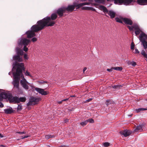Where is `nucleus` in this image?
<instances>
[{
	"label": "nucleus",
	"mask_w": 147,
	"mask_h": 147,
	"mask_svg": "<svg viewBox=\"0 0 147 147\" xmlns=\"http://www.w3.org/2000/svg\"><path fill=\"white\" fill-rule=\"evenodd\" d=\"M57 17V15L56 13H53L51 17L47 16L42 20L38 21L37 24L33 25L31 28V30L28 31L26 32L27 37L29 38H32L35 36V32L43 29L45 26H53L55 23L54 21Z\"/></svg>",
	"instance_id": "nucleus-1"
},
{
	"label": "nucleus",
	"mask_w": 147,
	"mask_h": 147,
	"mask_svg": "<svg viewBox=\"0 0 147 147\" xmlns=\"http://www.w3.org/2000/svg\"><path fill=\"white\" fill-rule=\"evenodd\" d=\"M15 66L17 68L15 72H13V84L14 87L19 88L20 76L22 74V70H24V64L23 63H16Z\"/></svg>",
	"instance_id": "nucleus-2"
},
{
	"label": "nucleus",
	"mask_w": 147,
	"mask_h": 147,
	"mask_svg": "<svg viewBox=\"0 0 147 147\" xmlns=\"http://www.w3.org/2000/svg\"><path fill=\"white\" fill-rule=\"evenodd\" d=\"M0 96L1 98L8 99L11 102L18 103V97L17 96L13 97L11 94L9 92H2L0 94Z\"/></svg>",
	"instance_id": "nucleus-3"
},
{
	"label": "nucleus",
	"mask_w": 147,
	"mask_h": 147,
	"mask_svg": "<svg viewBox=\"0 0 147 147\" xmlns=\"http://www.w3.org/2000/svg\"><path fill=\"white\" fill-rule=\"evenodd\" d=\"M16 50L17 55H15L13 57V59L16 61L22 62L23 61V59L22 57H21L20 55H22L23 54V51L20 50L19 48L17 47L16 49Z\"/></svg>",
	"instance_id": "nucleus-4"
},
{
	"label": "nucleus",
	"mask_w": 147,
	"mask_h": 147,
	"mask_svg": "<svg viewBox=\"0 0 147 147\" xmlns=\"http://www.w3.org/2000/svg\"><path fill=\"white\" fill-rule=\"evenodd\" d=\"M41 100V98L39 97H30L29 99V101L27 103V106L34 105L37 104Z\"/></svg>",
	"instance_id": "nucleus-5"
},
{
	"label": "nucleus",
	"mask_w": 147,
	"mask_h": 147,
	"mask_svg": "<svg viewBox=\"0 0 147 147\" xmlns=\"http://www.w3.org/2000/svg\"><path fill=\"white\" fill-rule=\"evenodd\" d=\"M100 8L103 11L105 14L107 13L110 16L111 18H114L116 15L115 12L112 10H108L107 8L105 6L101 5L100 6Z\"/></svg>",
	"instance_id": "nucleus-6"
},
{
	"label": "nucleus",
	"mask_w": 147,
	"mask_h": 147,
	"mask_svg": "<svg viewBox=\"0 0 147 147\" xmlns=\"http://www.w3.org/2000/svg\"><path fill=\"white\" fill-rule=\"evenodd\" d=\"M22 80L20 81V82L22 86L25 89L28 90L29 88L28 85L30 86V84L28 83L24 78L23 75H21Z\"/></svg>",
	"instance_id": "nucleus-7"
},
{
	"label": "nucleus",
	"mask_w": 147,
	"mask_h": 147,
	"mask_svg": "<svg viewBox=\"0 0 147 147\" xmlns=\"http://www.w3.org/2000/svg\"><path fill=\"white\" fill-rule=\"evenodd\" d=\"M134 0H114L115 3L121 4H123L125 5H131Z\"/></svg>",
	"instance_id": "nucleus-8"
},
{
	"label": "nucleus",
	"mask_w": 147,
	"mask_h": 147,
	"mask_svg": "<svg viewBox=\"0 0 147 147\" xmlns=\"http://www.w3.org/2000/svg\"><path fill=\"white\" fill-rule=\"evenodd\" d=\"M30 40L26 38L21 39L18 44L19 46L24 45V46L28 45L30 42Z\"/></svg>",
	"instance_id": "nucleus-9"
},
{
	"label": "nucleus",
	"mask_w": 147,
	"mask_h": 147,
	"mask_svg": "<svg viewBox=\"0 0 147 147\" xmlns=\"http://www.w3.org/2000/svg\"><path fill=\"white\" fill-rule=\"evenodd\" d=\"M35 90L42 95H46L49 93L48 91H45L44 89L37 87H34Z\"/></svg>",
	"instance_id": "nucleus-10"
},
{
	"label": "nucleus",
	"mask_w": 147,
	"mask_h": 147,
	"mask_svg": "<svg viewBox=\"0 0 147 147\" xmlns=\"http://www.w3.org/2000/svg\"><path fill=\"white\" fill-rule=\"evenodd\" d=\"M65 7H63L58 9L56 13L60 17L63 16V14L66 12Z\"/></svg>",
	"instance_id": "nucleus-11"
},
{
	"label": "nucleus",
	"mask_w": 147,
	"mask_h": 147,
	"mask_svg": "<svg viewBox=\"0 0 147 147\" xmlns=\"http://www.w3.org/2000/svg\"><path fill=\"white\" fill-rule=\"evenodd\" d=\"M120 134L125 137L128 136L131 134V131L127 130H125L124 131H120Z\"/></svg>",
	"instance_id": "nucleus-12"
},
{
	"label": "nucleus",
	"mask_w": 147,
	"mask_h": 147,
	"mask_svg": "<svg viewBox=\"0 0 147 147\" xmlns=\"http://www.w3.org/2000/svg\"><path fill=\"white\" fill-rule=\"evenodd\" d=\"M139 39L140 41L145 40L146 39L147 36L144 33H141L139 36Z\"/></svg>",
	"instance_id": "nucleus-13"
},
{
	"label": "nucleus",
	"mask_w": 147,
	"mask_h": 147,
	"mask_svg": "<svg viewBox=\"0 0 147 147\" xmlns=\"http://www.w3.org/2000/svg\"><path fill=\"white\" fill-rule=\"evenodd\" d=\"M123 21L125 23L127 24L131 25L133 23L132 21L128 18H123Z\"/></svg>",
	"instance_id": "nucleus-14"
},
{
	"label": "nucleus",
	"mask_w": 147,
	"mask_h": 147,
	"mask_svg": "<svg viewBox=\"0 0 147 147\" xmlns=\"http://www.w3.org/2000/svg\"><path fill=\"white\" fill-rule=\"evenodd\" d=\"M65 7L66 11H71L74 9L75 6L73 5H69L67 7Z\"/></svg>",
	"instance_id": "nucleus-15"
},
{
	"label": "nucleus",
	"mask_w": 147,
	"mask_h": 147,
	"mask_svg": "<svg viewBox=\"0 0 147 147\" xmlns=\"http://www.w3.org/2000/svg\"><path fill=\"white\" fill-rule=\"evenodd\" d=\"M136 2L141 5H146L147 4V0H137Z\"/></svg>",
	"instance_id": "nucleus-16"
},
{
	"label": "nucleus",
	"mask_w": 147,
	"mask_h": 147,
	"mask_svg": "<svg viewBox=\"0 0 147 147\" xmlns=\"http://www.w3.org/2000/svg\"><path fill=\"white\" fill-rule=\"evenodd\" d=\"M136 2L141 5H146L147 4V0H137Z\"/></svg>",
	"instance_id": "nucleus-17"
},
{
	"label": "nucleus",
	"mask_w": 147,
	"mask_h": 147,
	"mask_svg": "<svg viewBox=\"0 0 147 147\" xmlns=\"http://www.w3.org/2000/svg\"><path fill=\"white\" fill-rule=\"evenodd\" d=\"M143 126V125L142 124L139 125L137 126L136 128L135 129V131H143L142 128Z\"/></svg>",
	"instance_id": "nucleus-18"
},
{
	"label": "nucleus",
	"mask_w": 147,
	"mask_h": 147,
	"mask_svg": "<svg viewBox=\"0 0 147 147\" xmlns=\"http://www.w3.org/2000/svg\"><path fill=\"white\" fill-rule=\"evenodd\" d=\"M4 111L5 113L7 114H11L13 113V111L11 108L4 109Z\"/></svg>",
	"instance_id": "nucleus-19"
},
{
	"label": "nucleus",
	"mask_w": 147,
	"mask_h": 147,
	"mask_svg": "<svg viewBox=\"0 0 147 147\" xmlns=\"http://www.w3.org/2000/svg\"><path fill=\"white\" fill-rule=\"evenodd\" d=\"M91 4V3L90 2H84L79 4L76 6V7H80L83 5H90Z\"/></svg>",
	"instance_id": "nucleus-20"
},
{
	"label": "nucleus",
	"mask_w": 147,
	"mask_h": 147,
	"mask_svg": "<svg viewBox=\"0 0 147 147\" xmlns=\"http://www.w3.org/2000/svg\"><path fill=\"white\" fill-rule=\"evenodd\" d=\"M26 98L24 97H20V98L18 97V103H19L20 102H24L26 101Z\"/></svg>",
	"instance_id": "nucleus-21"
},
{
	"label": "nucleus",
	"mask_w": 147,
	"mask_h": 147,
	"mask_svg": "<svg viewBox=\"0 0 147 147\" xmlns=\"http://www.w3.org/2000/svg\"><path fill=\"white\" fill-rule=\"evenodd\" d=\"M147 110L146 108H139L138 109H135V111L137 113H138L141 111H143L144 110Z\"/></svg>",
	"instance_id": "nucleus-22"
},
{
	"label": "nucleus",
	"mask_w": 147,
	"mask_h": 147,
	"mask_svg": "<svg viewBox=\"0 0 147 147\" xmlns=\"http://www.w3.org/2000/svg\"><path fill=\"white\" fill-rule=\"evenodd\" d=\"M123 18H115V20L117 22L120 23H123Z\"/></svg>",
	"instance_id": "nucleus-23"
},
{
	"label": "nucleus",
	"mask_w": 147,
	"mask_h": 147,
	"mask_svg": "<svg viewBox=\"0 0 147 147\" xmlns=\"http://www.w3.org/2000/svg\"><path fill=\"white\" fill-rule=\"evenodd\" d=\"M144 49H146L147 48V42L146 40L141 41Z\"/></svg>",
	"instance_id": "nucleus-24"
},
{
	"label": "nucleus",
	"mask_w": 147,
	"mask_h": 147,
	"mask_svg": "<svg viewBox=\"0 0 147 147\" xmlns=\"http://www.w3.org/2000/svg\"><path fill=\"white\" fill-rule=\"evenodd\" d=\"M141 53L144 57L146 58V60L147 61V54L146 53L145 51L144 50H142L141 52Z\"/></svg>",
	"instance_id": "nucleus-25"
},
{
	"label": "nucleus",
	"mask_w": 147,
	"mask_h": 147,
	"mask_svg": "<svg viewBox=\"0 0 147 147\" xmlns=\"http://www.w3.org/2000/svg\"><path fill=\"white\" fill-rule=\"evenodd\" d=\"M113 69L114 70L119 71H121L122 69V68L121 67H113Z\"/></svg>",
	"instance_id": "nucleus-26"
},
{
	"label": "nucleus",
	"mask_w": 147,
	"mask_h": 147,
	"mask_svg": "<svg viewBox=\"0 0 147 147\" xmlns=\"http://www.w3.org/2000/svg\"><path fill=\"white\" fill-rule=\"evenodd\" d=\"M55 137V136L54 135H48L46 136L45 138L47 139H48L51 138H53Z\"/></svg>",
	"instance_id": "nucleus-27"
},
{
	"label": "nucleus",
	"mask_w": 147,
	"mask_h": 147,
	"mask_svg": "<svg viewBox=\"0 0 147 147\" xmlns=\"http://www.w3.org/2000/svg\"><path fill=\"white\" fill-rule=\"evenodd\" d=\"M88 121L86 120L85 121L82 122L80 123V124L82 126H84L87 123H88Z\"/></svg>",
	"instance_id": "nucleus-28"
},
{
	"label": "nucleus",
	"mask_w": 147,
	"mask_h": 147,
	"mask_svg": "<svg viewBox=\"0 0 147 147\" xmlns=\"http://www.w3.org/2000/svg\"><path fill=\"white\" fill-rule=\"evenodd\" d=\"M39 84H42L44 83H47V82L43 80L38 81L37 82Z\"/></svg>",
	"instance_id": "nucleus-29"
},
{
	"label": "nucleus",
	"mask_w": 147,
	"mask_h": 147,
	"mask_svg": "<svg viewBox=\"0 0 147 147\" xmlns=\"http://www.w3.org/2000/svg\"><path fill=\"white\" fill-rule=\"evenodd\" d=\"M141 31V30L140 29L135 30V33L136 34V35L137 36L140 33Z\"/></svg>",
	"instance_id": "nucleus-30"
},
{
	"label": "nucleus",
	"mask_w": 147,
	"mask_h": 147,
	"mask_svg": "<svg viewBox=\"0 0 147 147\" xmlns=\"http://www.w3.org/2000/svg\"><path fill=\"white\" fill-rule=\"evenodd\" d=\"M25 75L26 76H29L30 77L32 78V76L30 74V73L28 71H26L25 73Z\"/></svg>",
	"instance_id": "nucleus-31"
},
{
	"label": "nucleus",
	"mask_w": 147,
	"mask_h": 147,
	"mask_svg": "<svg viewBox=\"0 0 147 147\" xmlns=\"http://www.w3.org/2000/svg\"><path fill=\"white\" fill-rule=\"evenodd\" d=\"M111 101L110 100H106L105 103L107 106L108 105L111 104Z\"/></svg>",
	"instance_id": "nucleus-32"
},
{
	"label": "nucleus",
	"mask_w": 147,
	"mask_h": 147,
	"mask_svg": "<svg viewBox=\"0 0 147 147\" xmlns=\"http://www.w3.org/2000/svg\"><path fill=\"white\" fill-rule=\"evenodd\" d=\"M133 26L134 29L135 30L140 29L139 26L137 25H133Z\"/></svg>",
	"instance_id": "nucleus-33"
},
{
	"label": "nucleus",
	"mask_w": 147,
	"mask_h": 147,
	"mask_svg": "<svg viewBox=\"0 0 147 147\" xmlns=\"http://www.w3.org/2000/svg\"><path fill=\"white\" fill-rule=\"evenodd\" d=\"M83 9H85L86 10H90L92 9V8L91 7H84L82 8Z\"/></svg>",
	"instance_id": "nucleus-34"
},
{
	"label": "nucleus",
	"mask_w": 147,
	"mask_h": 147,
	"mask_svg": "<svg viewBox=\"0 0 147 147\" xmlns=\"http://www.w3.org/2000/svg\"><path fill=\"white\" fill-rule=\"evenodd\" d=\"M86 120L88 121V123L90 122L91 123H94V121L92 119H88Z\"/></svg>",
	"instance_id": "nucleus-35"
},
{
	"label": "nucleus",
	"mask_w": 147,
	"mask_h": 147,
	"mask_svg": "<svg viewBox=\"0 0 147 147\" xmlns=\"http://www.w3.org/2000/svg\"><path fill=\"white\" fill-rule=\"evenodd\" d=\"M109 145L110 144L108 142H105L103 144V145L105 147H108Z\"/></svg>",
	"instance_id": "nucleus-36"
},
{
	"label": "nucleus",
	"mask_w": 147,
	"mask_h": 147,
	"mask_svg": "<svg viewBox=\"0 0 147 147\" xmlns=\"http://www.w3.org/2000/svg\"><path fill=\"white\" fill-rule=\"evenodd\" d=\"M22 109V106L21 105H19L17 107V110L18 111L21 110Z\"/></svg>",
	"instance_id": "nucleus-37"
},
{
	"label": "nucleus",
	"mask_w": 147,
	"mask_h": 147,
	"mask_svg": "<svg viewBox=\"0 0 147 147\" xmlns=\"http://www.w3.org/2000/svg\"><path fill=\"white\" fill-rule=\"evenodd\" d=\"M24 58L25 59L28 60V55L26 54H25L24 55Z\"/></svg>",
	"instance_id": "nucleus-38"
},
{
	"label": "nucleus",
	"mask_w": 147,
	"mask_h": 147,
	"mask_svg": "<svg viewBox=\"0 0 147 147\" xmlns=\"http://www.w3.org/2000/svg\"><path fill=\"white\" fill-rule=\"evenodd\" d=\"M134 45L133 42H132L131 45V49H134Z\"/></svg>",
	"instance_id": "nucleus-39"
},
{
	"label": "nucleus",
	"mask_w": 147,
	"mask_h": 147,
	"mask_svg": "<svg viewBox=\"0 0 147 147\" xmlns=\"http://www.w3.org/2000/svg\"><path fill=\"white\" fill-rule=\"evenodd\" d=\"M127 27L128 28L129 30L131 31L133 29H134L133 25L131 26H128Z\"/></svg>",
	"instance_id": "nucleus-40"
},
{
	"label": "nucleus",
	"mask_w": 147,
	"mask_h": 147,
	"mask_svg": "<svg viewBox=\"0 0 147 147\" xmlns=\"http://www.w3.org/2000/svg\"><path fill=\"white\" fill-rule=\"evenodd\" d=\"M28 49L26 47V46H24V50L25 52H27L28 51Z\"/></svg>",
	"instance_id": "nucleus-41"
},
{
	"label": "nucleus",
	"mask_w": 147,
	"mask_h": 147,
	"mask_svg": "<svg viewBox=\"0 0 147 147\" xmlns=\"http://www.w3.org/2000/svg\"><path fill=\"white\" fill-rule=\"evenodd\" d=\"M37 40V39L35 37H33L32 39V40L33 42L36 41Z\"/></svg>",
	"instance_id": "nucleus-42"
},
{
	"label": "nucleus",
	"mask_w": 147,
	"mask_h": 147,
	"mask_svg": "<svg viewBox=\"0 0 147 147\" xmlns=\"http://www.w3.org/2000/svg\"><path fill=\"white\" fill-rule=\"evenodd\" d=\"M29 137V136H22L21 137V139H24L25 138H26Z\"/></svg>",
	"instance_id": "nucleus-43"
},
{
	"label": "nucleus",
	"mask_w": 147,
	"mask_h": 147,
	"mask_svg": "<svg viewBox=\"0 0 147 147\" xmlns=\"http://www.w3.org/2000/svg\"><path fill=\"white\" fill-rule=\"evenodd\" d=\"M113 69V67L111 69H107V71L109 72H111L112 71V70Z\"/></svg>",
	"instance_id": "nucleus-44"
},
{
	"label": "nucleus",
	"mask_w": 147,
	"mask_h": 147,
	"mask_svg": "<svg viewBox=\"0 0 147 147\" xmlns=\"http://www.w3.org/2000/svg\"><path fill=\"white\" fill-rule=\"evenodd\" d=\"M17 133L21 134H25V133L24 131H22V132L19 131V132H17Z\"/></svg>",
	"instance_id": "nucleus-45"
},
{
	"label": "nucleus",
	"mask_w": 147,
	"mask_h": 147,
	"mask_svg": "<svg viewBox=\"0 0 147 147\" xmlns=\"http://www.w3.org/2000/svg\"><path fill=\"white\" fill-rule=\"evenodd\" d=\"M119 87V86L118 85H115L112 86V87L113 88H117L118 87Z\"/></svg>",
	"instance_id": "nucleus-46"
},
{
	"label": "nucleus",
	"mask_w": 147,
	"mask_h": 147,
	"mask_svg": "<svg viewBox=\"0 0 147 147\" xmlns=\"http://www.w3.org/2000/svg\"><path fill=\"white\" fill-rule=\"evenodd\" d=\"M135 53H140V52L138 51V50L137 49H135Z\"/></svg>",
	"instance_id": "nucleus-47"
},
{
	"label": "nucleus",
	"mask_w": 147,
	"mask_h": 147,
	"mask_svg": "<svg viewBox=\"0 0 147 147\" xmlns=\"http://www.w3.org/2000/svg\"><path fill=\"white\" fill-rule=\"evenodd\" d=\"M3 106H4L2 102H0V107L2 108L3 107Z\"/></svg>",
	"instance_id": "nucleus-48"
},
{
	"label": "nucleus",
	"mask_w": 147,
	"mask_h": 147,
	"mask_svg": "<svg viewBox=\"0 0 147 147\" xmlns=\"http://www.w3.org/2000/svg\"><path fill=\"white\" fill-rule=\"evenodd\" d=\"M92 100V98H89V99H88L87 100H86V102H88Z\"/></svg>",
	"instance_id": "nucleus-49"
},
{
	"label": "nucleus",
	"mask_w": 147,
	"mask_h": 147,
	"mask_svg": "<svg viewBox=\"0 0 147 147\" xmlns=\"http://www.w3.org/2000/svg\"><path fill=\"white\" fill-rule=\"evenodd\" d=\"M136 63L135 62H133L132 64V65L133 66H135L136 65Z\"/></svg>",
	"instance_id": "nucleus-50"
},
{
	"label": "nucleus",
	"mask_w": 147,
	"mask_h": 147,
	"mask_svg": "<svg viewBox=\"0 0 147 147\" xmlns=\"http://www.w3.org/2000/svg\"><path fill=\"white\" fill-rule=\"evenodd\" d=\"M87 69V68L86 67H85L83 69V71L84 73L85 71Z\"/></svg>",
	"instance_id": "nucleus-51"
},
{
	"label": "nucleus",
	"mask_w": 147,
	"mask_h": 147,
	"mask_svg": "<svg viewBox=\"0 0 147 147\" xmlns=\"http://www.w3.org/2000/svg\"><path fill=\"white\" fill-rule=\"evenodd\" d=\"M69 119H66L64 120V122L65 123H67V122H68Z\"/></svg>",
	"instance_id": "nucleus-52"
},
{
	"label": "nucleus",
	"mask_w": 147,
	"mask_h": 147,
	"mask_svg": "<svg viewBox=\"0 0 147 147\" xmlns=\"http://www.w3.org/2000/svg\"><path fill=\"white\" fill-rule=\"evenodd\" d=\"M69 99L68 98H66L64 99H63L62 100V101H66V100H68Z\"/></svg>",
	"instance_id": "nucleus-53"
},
{
	"label": "nucleus",
	"mask_w": 147,
	"mask_h": 147,
	"mask_svg": "<svg viewBox=\"0 0 147 147\" xmlns=\"http://www.w3.org/2000/svg\"><path fill=\"white\" fill-rule=\"evenodd\" d=\"M3 136L0 133V138H3Z\"/></svg>",
	"instance_id": "nucleus-54"
},
{
	"label": "nucleus",
	"mask_w": 147,
	"mask_h": 147,
	"mask_svg": "<svg viewBox=\"0 0 147 147\" xmlns=\"http://www.w3.org/2000/svg\"><path fill=\"white\" fill-rule=\"evenodd\" d=\"M94 0L96 2H99L101 1V0Z\"/></svg>",
	"instance_id": "nucleus-55"
},
{
	"label": "nucleus",
	"mask_w": 147,
	"mask_h": 147,
	"mask_svg": "<svg viewBox=\"0 0 147 147\" xmlns=\"http://www.w3.org/2000/svg\"><path fill=\"white\" fill-rule=\"evenodd\" d=\"M62 102H63V101H62V100L61 101H59L58 102V103L59 104H61L62 103Z\"/></svg>",
	"instance_id": "nucleus-56"
},
{
	"label": "nucleus",
	"mask_w": 147,
	"mask_h": 147,
	"mask_svg": "<svg viewBox=\"0 0 147 147\" xmlns=\"http://www.w3.org/2000/svg\"><path fill=\"white\" fill-rule=\"evenodd\" d=\"M0 146H1V147H4L5 146H4V145H1Z\"/></svg>",
	"instance_id": "nucleus-57"
},
{
	"label": "nucleus",
	"mask_w": 147,
	"mask_h": 147,
	"mask_svg": "<svg viewBox=\"0 0 147 147\" xmlns=\"http://www.w3.org/2000/svg\"><path fill=\"white\" fill-rule=\"evenodd\" d=\"M136 2L135 0H134V1H133V2H132V3L134 2Z\"/></svg>",
	"instance_id": "nucleus-58"
},
{
	"label": "nucleus",
	"mask_w": 147,
	"mask_h": 147,
	"mask_svg": "<svg viewBox=\"0 0 147 147\" xmlns=\"http://www.w3.org/2000/svg\"><path fill=\"white\" fill-rule=\"evenodd\" d=\"M105 16H108L107 15H105Z\"/></svg>",
	"instance_id": "nucleus-59"
},
{
	"label": "nucleus",
	"mask_w": 147,
	"mask_h": 147,
	"mask_svg": "<svg viewBox=\"0 0 147 147\" xmlns=\"http://www.w3.org/2000/svg\"><path fill=\"white\" fill-rule=\"evenodd\" d=\"M9 74H10V73H9Z\"/></svg>",
	"instance_id": "nucleus-60"
},
{
	"label": "nucleus",
	"mask_w": 147,
	"mask_h": 147,
	"mask_svg": "<svg viewBox=\"0 0 147 147\" xmlns=\"http://www.w3.org/2000/svg\"><path fill=\"white\" fill-rule=\"evenodd\" d=\"M94 10H95V9H94L93 10V11H94Z\"/></svg>",
	"instance_id": "nucleus-61"
},
{
	"label": "nucleus",
	"mask_w": 147,
	"mask_h": 147,
	"mask_svg": "<svg viewBox=\"0 0 147 147\" xmlns=\"http://www.w3.org/2000/svg\"><path fill=\"white\" fill-rule=\"evenodd\" d=\"M146 101H147V99H146Z\"/></svg>",
	"instance_id": "nucleus-62"
}]
</instances>
